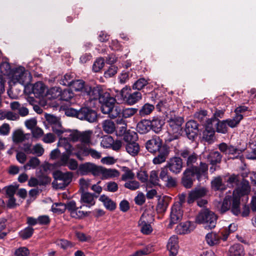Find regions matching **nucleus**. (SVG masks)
Instances as JSON below:
<instances>
[{
	"label": "nucleus",
	"instance_id": "14",
	"mask_svg": "<svg viewBox=\"0 0 256 256\" xmlns=\"http://www.w3.org/2000/svg\"><path fill=\"white\" fill-rule=\"evenodd\" d=\"M207 192L208 190L204 187L195 188L189 192L187 200L188 203L190 204L193 203L196 200L206 196Z\"/></svg>",
	"mask_w": 256,
	"mask_h": 256
},
{
	"label": "nucleus",
	"instance_id": "52",
	"mask_svg": "<svg viewBox=\"0 0 256 256\" xmlns=\"http://www.w3.org/2000/svg\"><path fill=\"white\" fill-rule=\"evenodd\" d=\"M113 143L114 139L112 138L110 136H106L102 138L100 145L104 148H110Z\"/></svg>",
	"mask_w": 256,
	"mask_h": 256
},
{
	"label": "nucleus",
	"instance_id": "29",
	"mask_svg": "<svg viewBox=\"0 0 256 256\" xmlns=\"http://www.w3.org/2000/svg\"><path fill=\"white\" fill-rule=\"evenodd\" d=\"M99 200L102 202L107 210L112 211L116 209V204L107 196L104 194L100 196Z\"/></svg>",
	"mask_w": 256,
	"mask_h": 256
},
{
	"label": "nucleus",
	"instance_id": "33",
	"mask_svg": "<svg viewBox=\"0 0 256 256\" xmlns=\"http://www.w3.org/2000/svg\"><path fill=\"white\" fill-rule=\"evenodd\" d=\"M150 127L155 132H159L162 128L164 122L162 120L158 117H154L150 121Z\"/></svg>",
	"mask_w": 256,
	"mask_h": 256
},
{
	"label": "nucleus",
	"instance_id": "4",
	"mask_svg": "<svg viewBox=\"0 0 256 256\" xmlns=\"http://www.w3.org/2000/svg\"><path fill=\"white\" fill-rule=\"evenodd\" d=\"M84 95L87 96L90 100L98 99L102 104L106 102L110 96L109 92L104 91L99 86L92 88L89 86L85 88V92Z\"/></svg>",
	"mask_w": 256,
	"mask_h": 256
},
{
	"label": "nucleus",
	"instance_id": "64",
	"mask_svg": "<svg viewBox=\"0 0 256 256\" xmlns=\"http://www.w3.org/2000/svg\"><path fill=\"white\" fill-rule=\"evenodd\" d=\"M29 254V250L24 246L16 249L14 254V256H28Z\"/></svg>",
	"mask_w": 256,
	"mask_h": 256
},
{
	"label": "nucleus",
	"instance_id": "12",
	"mask_svg": "<svg viewBox=\"0 0 256 256\" xmlns=\"http://www.w3.org/2000/svg\"><path fill=\"white\" fill-rule=\"evenodd\" d=\"M78 118L87 120L90 122H93L96 120L97 114L94 110L88 107L82 108L80 109Z\"/></svg>",
	"mask_w": 256,
	"mask_h": 256
},
{
	"label": "nucleus",
	"instance_id": "39",
	"mask_svg": "<svg viewBox=\"0 0 256 256\" xmlns=\"http://www.w3.org/2000/svg\"><path fill=\"white\" fill-rule=\"evenodd\" d=\"M64 136H66L70 141L74 142L79 140L80 132L78 130H66Z\"/></svg>",
	"mask_w": 256,
	"mask_h": 256
},
{
	"label": "nucleus",
	"instance_id": "34",
	"mask_svg": "<svg viewBox=\"0 0 256 256\" xmlns=\"http://www.w3.org/2000/svg\"><path fill=\"white\" fill-rule=\"evenodd\" d=\"M150 121L144 120L139 122L137 124V130L140 134H146L150 129Z\"/></svg>",
	"mask_w": 256,
	"mask_h": 256
},
{
	"label": "nucleus",
	"instance_id": "7",
	"mask_svg": "<svg viewBox=\"0 0 256 256\" xmlns=\"http://www.w3.org/2000/svg\"><path fill=\"white\" fill-rule=\"evenodd\" d=\"M136 138V134L134 132L127 133L124 136V140L128 142L126 146V150L132 156H136L140 150L139 145L134 142Z\"/></svg>",
	"mask_w": 256,
	"mask_h": 256
},
{
	"label": "nucleus",
	"instance_id": "30",
	"mask_svg": "<svg viewBox=\"0 0 256 256\" xmlns=\"http://www.w3.org/2000/svg\"><path fill=\"white\" fill-rule=\"evenodd\" d=\"M244 248L242 244H236L231 246L228 256H244Z\"/></svg>",
	"mask_w": 256,
	"mask_h": 256
},
{
	"label": "nucleus",
	"instance_id": "50",
	"mask_svg": "<svg viewBox=\"0 0 256 256\" xmlns=\"http://www.w3.org/2000/svg\"><path fill=\"white\" fill-rule=\"evenodd\" d=\"M52 128L53 132L58 136H60L62 134H64L66 130L63 128L60 121L52 126Z\"/></svg>",
	"mask_w": 256,
	"mask_h": 256
},
{
	"label": "nucleus",
	"instance_id": "18",
	"mask_svg": "<svg viewBox=\"0 0 256 256\" xmlns=\"http://www.w3.org/2000/svg\"><path fill=\"white\" fill-rule=\"evenodd\" d=\"M186 132L190 139L194 138L198 134V124L194 120L188 121L186 124Z\"/></svg>",
	"mask_w": 256,
	"mask_h": 256
},
{
	"label": "nucleus",
	"instance_id": "25",
	"mask_svg": "<svg viewBox=\"0 0 256 256\" xmlns=\"http://www.w3.org/2000/svg\"><path fill=\"white\" fill-rule=\"evenodd\" d=\"M195 226L193 223L190 222H186L178 226L177 232L180 234H186L193 230Z\"/></svg>",
	"mask_w": 256,
	"mask_h": 256
},
{
	"label": "nucleus",
	"instance_id": "3",
	"mask_svg": "<svg viewBox=\"0 0 256 256\" xmlns=\"http://www.w3.org/2000/svg\"><path fill=\"white\" fill-rule=\"evenodd\" d=\"M169 128L168 132L170 134L167 141L172 142L179 138L182 134V125L184 122V119L180 116L172 117L168 120Z\"/></svg>",
	"mask_w": 256,
	"mask_h": 256
},
{
	"label": "nucleus",
	"instance_id": "10",
	"mask_svg": "<svg viewBox=\"0 0 256 256\" xmlns=\"http://www.w3.org/2000/svg\"><path fill=\"white\" fill-rule=\"evenodd\" d=\"M166 167L172 173L178 174L181 172L183 168L182 159L180 157H172L168 162Z\"/></svg>",
	"mask_w": 256,
	"mask_h": 256
},
{
	"label": "nucleus",
	"instance_id": "28",
	"mask_svg": "<svg viewBox=\"0 0 256 256\" xmlns=\"http://www.w3.org/2000/svg\"><path fill=\"white\" fill-rule=\"evenodd\" d=\"M100 173L104 178H108L118 177L120 172L116 169L106 168L100 167L99 173Z\"/></svg>",
	"mask_w": 256,
	"mask_h": 256
},
{
	"label": "nucleus",
	"instance_id": "19",
	"mask_svg": "<svg viewBox=\"0 0 256 256\" xmlns=\"http://www.w3.org/2000/svg\"><path fill=\"white\" fill-rule=\"evenodd\" d=\"M162 145V140L158 137H156L148 140L146 143V146L148 152L154 153L160 150L161 148L163 146Z\"/></svg>",
	"mask_w": 256,
	"mask_h": 256
},
{
	"label": "nucleus",
	"instance_id": "9",
	"mask_svg": "<svg viewBox=\"0 0 256 256\" xmlns=\"http://www.w3.org/2000/svg\"><path fill=\"white\" fill-rule=\"evenodd\" d=\"M179 154L186 160L188 168L194 167V165L198 158V156L196 154L188 148L180 150L179 151Z\"/></svg>",
	"mask_w": 256,
	"mask_h": 256
},
{
	"label": "nucleus",
	"instance_id": "1",
	"mask_svg": "<svg viewBox=\"0 0 256 256\" xmlns=\"http://www.w3.org/2000/svg\"><path fill=\"white\" fill-rule=\"evenodd\" d=\"M32 76L23 66H19L12 70L8 78L10 84L18 83L24 87L28 86L32 80Z\"/></svg>",
	"mask_w": 256,
	"mask_h": 256
},
{
	"label": "nucleus",
	"instance_id": "51",
	"mask_svg": "<svg viewBox=\"0 0 256 256\" xmlns=\"http://www.w3.org/2000/svg\"><path fill=\"white\" fill-rule=\"evenodd\" d=\"M214 130L210 126L206 127V130L203 132V138L206 141L212 140L214 136Z\"/></svg>",
	"mask_w": 256,
	"mask_h": 256
},
{
	"label": "nucleus",
	"instance_id": "20",
	"mask_svg": "<svg viewBox=\"0 0 256 256\" xmlns=\"http://www.w3.org/2000/svg\"><path fill=\"white\" fill-rule=\"evenodd\" d=\"M146 217V214H142L138 222V226L142 234H149L152 232V228L151 225L148 223Z\"/></svg>",
	"mask_w": 256,
	"mask_h": 256
},
{
	"label": "nucleus",
	"instance_id": "32",
	"mask_svg": "<svg viewBox=\"0 0 256 256\" xmlns=\"http://www.w3.org/2000/svg\"><path fill=\"white\" fill-rule=\"evenodd\" d=\"M222 238L216 232H210L206 236V240L208 245L212 246L219 243L220 240Z\"/></svg>",
	"mask_w": 256,
	"mask_h": 256
},
{
	"label": "nucleus",
	"instance_id": "11",
	"mask_svg": "<svg viewBox=\"0 0 256 256\" xmlns=\"http://www.w3.org/2000/svg\"><path fill=\"white\" fill-rule=\"evenodd\" d=\"M183 210L182 207L179 203H174L171 208L170 214V225L176 224L180 222L182 219Z\"/></svg>",
	"mask_w": 256,
	"mask_h": 256
},
{
	"label": "nucleus",
	"instance_id": "49",
	"mask_svg": "<svg viewBox=\"0 0 256 256\" xmlns=\"http://www.w3.org/2000/svg\"><path fill=\"white\" fill-rule=\"evenodd\" d=\"M92 132L90 130L86 131L80 132L79 140L84 144H89L90 142V138L92 134Z\"/></svg>",
	"mask_w": 256,
	"mask_h": 256
},
{
	"label": "nucleus",
	"instance_id": "55",
	"mask_svg": "<svg viewBox=\"0 0 256 256\" xmlns=\"http://www.w3.org/2000/svg\"><path fill=\"white\" fill-rule=\"evenodd\" d=\"M74 96V94L72 90L70 89H66L63 91L61 90V94L60 99L62 100L68 101Z\"/></svg>",
	"mask_w": 256,
	"mask_h": 256
},
{
	"label": "nucleus",
	"instance_id": "13",
	"mask_svg": "<svg viewBox=\"0 0 256 256\" xmlns=\"http://www.w3.org/2000/svg\"><path fill=\"white\" fill-rule=\"evenodd\" d=\"M196 174L193 172L190 168H187L183 173V176L182 179V185L186 188H190L193 182L195 180Z\"/></svg>",
	"mask_w": 256,
	"mask_h": 256
},
{
	"label": "nucleus",
	"instance_id": "2",
	"mask_svg": "<svg viewBox=\"0 0 256 256\" xmlns=\"http://www.w3.org/2000/svg\"><path fill=\"white\" fill-rule=\"evenodd\" d=\"M217 217L216 214L208 209L202 210L198 214L196 222L204 225L206 229H212L216 226Z\"/></svg>",
	"mask_w": 256,
	"mask_h": 256
},
{
	"label": "nucleus",
	"instance_id": "41",
	"mask_svg": "<svg viewBox=\"0 0 256 256\" xmlns=\"http://www.w3.org/2000/svg\"><path fill=\"white\" fill-rule=\"evenodd\" d=\"M237 226L234 224H230L228 228H225L220 232V234L222 235V240H226L230 233L234 232L236 230Z\"/></svg>",
	"mask_w": 256,
	"mask_h": 256
},
{
	"label": "nucleus",
	"instance_id": "17",
	"mask_svg": "<svg viewBox=\"0 0 256 256\" xmlns=\"http://www.w3.org/2000/svg\"><path fill=\"white\" fill-rule=\"evenodd\" d=\"M166 246L169 252V256H176L179 248L178 236H171L168 240Z\"/></svg>",
	"mask_w": 256,
	"mask_h": 256
},
{
	"label": "nucleus",
	"instance_id": "16",
	"mask_svg": "<svg viewBox=\"0 0 256 256\" xmlns=\"http://www.w3.org/2000/svg\"><path fill=\"white\" fill-rule=\"evenodd\" d=\"M250 192L249 182L246 180H242L238 185L237 188L234 190L233 196L240 198V196L247 195Z\"/></svg>",
	"mask_w": 256,
	"mask_h": 256
},
{
	"label": "nucleus",
	"instance_id": "6",
	"mask_svg": "<svg viewBox=\"0 0 256 256\" xmlns=\"http://www.w3.org/2000/svg\"><path fill=\"white\" fill-rule=\"evenodd\" d=\"M116 102V99L110 96L101 107L102 113L108 114V116L112 118H116L121 112L120 108L118 106H115Z\"/></svg>",
	"mask_w": 256,
	"mask_h": 256
},
{
	"label": "nucleus",
	"instance_id": "46",
	"mask_svg": "<svg viewBox=\"0 0 256 256\" xmlns=\"http://www.w3.org/2000/svg\"><path fill=\"white\" fill-rule=\"evenodd\" d=\"M154 108L152 104L146 103L142 106L139 111V114L141 116L150 114L154 110Z\"/></svg>",
	"mask_w": 256,
	"mask_h": 256
},
{
	"label": "nucleus",
	"instance_id": "47",
	"mask_svg": "<svg viewBox=\"0 0 256 256\" xmlns=\"http://www.w3.org/2000/svg\"><path fill=\"white\" fill-rule=\"evenodd\" d=\"M240 198L238 197L233 196L232 205L231 210L234 215L237 216L240 214Z\"/></svg>",
	"mask_w": 256,
	"mask_h": 256
},
{
	"label": "nucleus",
	"instance_id": "42",
	"mask_svg": "<svg viewBox=\"0 0 256 256\" xmlns=\"http://www.w3.org/2000/svg\"><path fill=\"white\" fill-rule=\"evenodd\" d=\"M26 138V134L20 130H15L12 134V140L14 142H22Z\"/></svg>",
	"mask_w": 256,
	"mask_h": 256
},
{
	"label": "nucleus",
	"instance_id": "60",
	"mask_svg": "<svg viewBox=\"0 0 256 256\" xmlns=\"http://www.w3.org/2000/svg\"><path fill=\"white\" fill-rule=\"evenodd\" d=\"M138 112V109L135 108H126L122 111V114L124 118H128L134 116Z\"/></svg>",
	"mask_w": 256,
	"mask_h": 256
},
{
	"label": "nucleus",
	"instance_id": "45",
	"mask_svg": "<svg viewBox=\"0 0 256 256\" xmlns=\"http://www.w3.org/2000/svg\"><path fill=\"white\" fill-rule=\"evenodd\" d=\"M124 174L122 176V180L128 182V180H132L134 177V174L131 170L127 167L123 168Z\"/></svg>",
	"mask_w": 256,
	"mask_h": 256
},
{
	"label": "nucleus",
	"instance_id": "26",
	"mask_svg": "<svg viewBox=\"0 0 256 256\" xmlns=\"http://www.w3.org/2000/svg\"><path fill=\"white\" fill-rule=\"evenodd\" d=\"M80 202L82 206L90 208L95 204V200L93 194L89 192L82 193L81 195Z\"/></svg>",
	"mask_w": 256,
	"mask_h": 256
},
{
	"label": "nucleus",
	"instance_id": "27",
	"mask_svg": "<svg viewBox=\"0 0 256 256\" xmlns=\"http://www.w3.org/2000/svg\"><path fill=\"white\" fill-rule=\"evenodd\" d=\"M69 140H70L66 136H64V137H60L58 146L60 148H63L66 150V152L72 155L74 148L72 146Z\"/></svg>",
	"mask_w": 256,
	"mask_h": 256
},
{
	"label": "nucleus",
	"instance_id": "8",
	"mask_svg": "<svg viewBox=\"0 0 256 256\" xmlns=\"http://www.w3.org/2000/svg\"><path fill=\"white\" fill-rule=\"evenodd\" d=\"M131 88L126 86L120 91V95L124 100L129 105H133L142 98V94L139 92H131Z\"/></svg>",
	"mask_w": 256,
	"mask_h": 256
},
{
	"label": "nucleus",
	"instance_id": "31",
	"mask_svg": "<svg viewBox=\"0 0 256 256\" xmlns=\"http://www.w3.org/2000/svg\"><path fill=\"white\" fill-rule=\"evenodd\" d=\"M196 174V178L200 180L201 177L204 175L205 172L208 170V166L205 163L200 162V167L196 166L190 168Z\"/></svg>",
	"mask_w": 256,
	"mask_h": 256
},
{
	"label": "nucleus",
	"instance_id": "23",
	"mask_svg": "<svg viewBox=\"0 0 256 256\" xmlns=\"http://www.w3.org/2000/svg\"><path fill=\"white\" fill-rule=\"evenodd\" d=\"M50 182V178L46 176L38 177L36 178L34 177H32L28 180V184L30 186L34 187L38 185L43 186L46 185Z\"/></svg>",
	"mask_w": 256,
	"mask_h": 256
},
{
	"label": "nucleus",
	"instance_id": "63",
	"mask_svg": "<svg viewBox=\"0 0 256 256\" xmlns=\"http://www.w3.org/2000/svg\"><path fill=\"white\" fill-rule=\"evenodd\" d=\"M124 187L132 190H137L140 187V184L136 180H128L124 185Z\"/></svg>",
	"mask_w": 256,
	"mask_h": 256
},
{
	"label": "nucleus",
	"instance_id": "15",
	"mask_svg": "<svg viewBox=\"0 0 256 256\" xmlns=\"http://www.w3.org/2000/svg\"><path fill=\"white\" fill-rule=\"evenodd\" d=\"M100 166L90 162H86L80 166L78 171L82 175H85L88 173H92L94 175L99 173Z\"/></svg>",
	"mask_w": 256,
	"mask_h": 256
},
{
	"label": "nucleus",
	"instance_id": "61",
	"mask_svg": "<svg viewBox=\"0 0 256 256\" xmlns=\"http://www.w3.org/2000/svg\"><path fill=\"white\" fill-rule=\"evenodd\" d=\"M18 186L16 185H10L5 186L3 188L2 190L6 192V194L9 196H13L18 189Z\"/></svg>",
	"mask_w": 256,
	"mask_h": 256
},
{
	"label": "nucleus",
	"instance_id": "21",
	"mask_svg": "<svg viewBox=\"0 0 256 256\" xmlns=\"http://www.w3.org/2000/svg\"><path fill=\"white\" fill-rule=\"evenodd\" d=\"M90 149L86 147H84L82 144H78L73 150L72 155H74L81 160H84V157L90 154Z\"/></svg>",
	"mask_w": 256,
	"mask_h": 256
},
{
	"label": "nucleus",
	"instance_id": "24",
	"mask_svg": "<svg viewBox=\"0 0 256 256\" xmlns=\"http://www.w3.org/2000/svg\"><path fill=\"white\" fill-rule=\"evenodd\" d=\"M46 90V86L40 82L35 83L32 88V92L36 98L42 97L44 95Z\"/></svg>",
	"mask_w": 256,
	"mask_h": 256
},
{
	"label": "nucleus",
	"instance_id": "36",
	"mask_svg": "<svg viewBox=\"0 0 256 256\" xmlns=\"http://www.w3.org/2000/svg\"><path fill=\"white\" fill-rule=\"evenodd\" d=\"M88 85H85L84 82L81 80H74L70 86L76 92H81L83 94L85 92V88Z\"/></svg>",
	"mask_w": 256,
	"mask_h": 256
},
{
	"label": "nucleus",
	"instance_id": "38",
	"mask_svg": "<svg viewBox=\"0 0 256 256\" xmlns=\"http://www.w3.org/2000/svg\"><path fill=\"white\" fill-rule=\"evenodd\" d=\"M12 70L10 68V64L6 60H2L0 64V72L4 75L2 76L4 78V76L9 77L11 74Z\"/></svg>",
	"mask_w": 256,
	"mask_h": 256
},
{
	"label": "nucleus",
	"instance_id": "35",
	"mask_svg": "<svg viewBox=\"0 0 256 256\" xmlns=\"http://www.w3.org/2000/svg\"><path fill=\"white\" fill-rule=\"evenodd\" d=\"M102 124L103 130L106 134H112L116 130L115 124L111 120H104L102 122Z\"/></svg>",
	"mask_w": 256,
	"mask_h": 256
},
{
	"label": "nucleus",
	"instance_id": "54",
	"mask_svg": "<svg viewBox=\"0 0 256 256\" xmlns=\"http://www.w3.org/2000/svg\"><path fill=\"white\" fill-rule=\"evenodd\" d=\"M66 204L62 202L55 203L52 204V210L54 212L60 214L64 212L66 210Z\"/></svg>",
	"mask_w": 256,
	"mask_h": 256
},
{
	"label": "nucleus",
	"instance_id": "57",
	"mask_svg": "<svg viewBox=\"0 0 256 256\" xmlns=\"http://www.w3.org/2000/svg\"><path fill=\"white\" fill-rule=\"evenodd\" d=\"M104 65V60L102 58H98L94 62L92 70L94 72H98L102 68Z\"/></svg>",
	"mask_w": 256,
	"mask_h": 256
},
{
	"label": "nucleus",
	"instance_id": "59",
	"mask_svg": "<svg viewBox=\"0 0 256 256\" xmlns=\"http://www.w3.org/2000/svg\"><path fill=\"white\" fill-rule=\"evenodd\" d=\"M159 182L158 172L156 170H152L150 176V183L154 186H158L159 184Z\"/></svg>",
	"mask_w": 256,
	"mask_h": 256
},
{
	"label": "nucleus",
	"instance_id": "58",
	"mask_svg": "<svg viewBox=\"0 0 256 256\" xmlns=\"http://www.w3.org/2000/svg\"><path fill=\"white\" fill-rule=\"evenodd\" d=\"M148 84V80H146L144 78H140L134 83V84L132 86V88L133 89L140 90Z\"/></svg>",
	"mask_w": 256,
	"mask_h": 256
},
{
	"label": "nucleus",
	"instance_id": "43",
	"mask_svg": "<svg viewBox=\"0 0 256 256\" xmlns=\"http://www.w3.org/2000/svg\"><path fill=\"white\" fill-rule=\"evenodd\" d=\"M40 164V161L38 158L32 157L24 165V168L26 170H30V168H35L39 166Z\"/></svg>",
	"mask_w": 256,
	"mask_h": 256
},
{
	"label": "nucleus",
	"instance_id": "48",
	"mask_svg": "<svg viewBox=\"0 0 256 256\" xmlns=\"http://www.w3.org/2000/svg\"><path fill=\"white\" fill-rule=\"evenodd\" d=\"M74 74L72 73H66L60 81V84L64 86H70L74 81L72 78Z\"/></svg>",
	"mask_w": 256,
	"mask_h": 256
},
{
	"label": "nucleus",
	"instance_id": "5",
	"mask_svg": "<svg viewBox=\"0 0 256 256\" xmlns=\"http://www.w3.org/2000/svg\"><path fill=\"white\" fill-rule=\"evenodd\" d=\"M72 176V172H62L60 171H56L54 173V180L52 184L56 188L62 189L70 184Z\"/></svg>",
	"mask_w": 256,
	"mask_h": 256
},
{
	"label": "nucleus",
	"instance_id": "62",
	"mask_svg": "<svg viewBox=\"0 0 256 256\" xmlns=\"http://www.w3.org/2000/svg\"><path fill=\"white\" fill-rule=\"evenodd\" d=\"M34 230L32 228L28 226L20 232V236L23 239H27L32 236Z\"/></svg>",
	"mask_w": 256,
	"mask_h": 256
},
{
	"label": "nucleus",
	"instance_id": "22",
	"mask_svg": "<svg viewBox=\"0 0 256 256\" xmlns=\"http://www.w3.org/2000/svg\"><path fill=\"white\" fill-rule=\"evenodd\" d=\"M159 154L153 159V163L155 164H159L164 162L169 154V149L166 146H163L160 150L158 151Z\"/></svg>",
	"mask_w": 256,
	"mask_h": 256
},
{
	"label": "nucleus",
	"instance_id": "53",
	"mask_svg": "<svg viewBox=\"0 0 256 256\" xmlns=\"http://www.w3.org/2000/svg\"><path fill=\"white\" fill-rule=\"evenodd\" d=\"M71 155L67 152L63 153L60 156V160L56 163V165L58 166H66Z\"/></svg>",
	"mask_w": 256,
	"mask_h": 256
},
{
	"label": "nucleus",
	"instance_id": "40",
	"mask_svg": "<svg viewBox=\"0 0 256 256\" xmlns=\"http://www.w3.org/2000/svg\"><path fill=\"white\" fill-rule=\"evenodd\" d=\"M222 156L218 152H214L210 154L208 157V162L212 165L220 162Z\"/></svg>",
	"mask_w": 256,
	"mask_h": 256
},
{
	"label": "nucleus",
	"instance_id": "44",
	"mask_svg": "<svg viewBox=\"0 0 256 256\" xmlns=\"http://www.w3.org/2000/svg\"><path fill=\"white\" fill-rule=\"evenodd\" d=\"M242 118V115H236L233 118H229L225 120L228 126L233 128L236 126Z\"/></svg>",
	"mask_w": 256,
	"mask_h": 256
},
{
	"label": "nucleus",
	"instance_id": "56",
	"mask_svg": "<svg viewBox=\"0 0 256 256\" xmlns=\"http://www.w3.org/2000/svg\"><path fill=\"white\" fill-rule=\"evenodd\" d=\"M61 89L58 87H54L48 91V95L50 96V98H60Z\"/></svg>",
	"mask_w": 256,
	"mask_h": 256
},
{
	"label": "nucleus",
	"instance_id": "37",
	"mask_svg": "<svg viewBox=\"0 0 256 256\" xmlns=\"http://www.w3.org/2000/svg\"><path fill=\"white\" fill-rule=\"evenodd\" d=\"M212 186L215 190L222 191L226 188V186L222 183L220 176L216 177L212 181Z\"/></svg>",
	"mask_w": 256,
	"mask_h": 256
}]
</instances>
